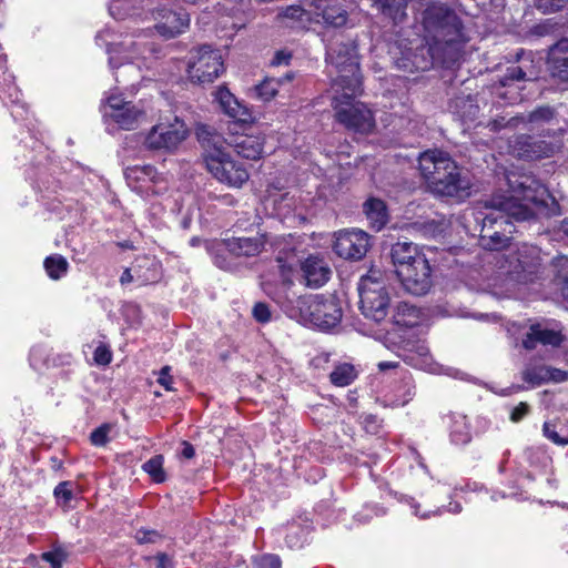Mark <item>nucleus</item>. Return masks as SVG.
<instances>
[{"label": "nucleus", "instance_id": "39", "mask_svg": "<svg viewBox=\"0 0 568 568\" xmlns=\"http://www.w3.org/2000/svg\"><path fill=\"white\" fill-rule=\"evenodd\" d=\"M126 178L139 182H155L158 172L152 165L133 166L126 170Z\"/></svg>", "mask_w": 568, "mask_h": 568}, {"label": "nucleus", "instance_id": "58", "mask_svg": "<svg viewBox=\"0 0 568 568\" xmlns=\"http://www.w3.org/2000/svg\"><path fill=\"white\" fill-rule=\"evenodd\" d=\"M381 3V10L383 13H388L393 10L394 8V4H397L396 7V10L397 11H402V14H404V10H405V7L404 6L406 2H379Z\"/></svg>", "mask_w": 568, "mask_h": 568}, {"label": "nucleus", "instance_id": "34", "mask_svg": "<svg viewBox=\"0 0 568 568\" xmlns=\"http://www.w3.org/2000/svg\"><path fill=\"white\" fill-rule=\"evenodd\" d=\"M329 378L335 386L344 387L356 378V371L351 364H341L334 368Z\"/></svg>", "mask_w": 568, "mask_h": 568}, {"label": "nucleus", "instance_id": "2", "mask_svg": "<svg viewBox=\"0 0 568 568\" xmlns=\"http://www.w3.org/2000/svg\"><path fill=\"white\" fill-rule=\"evenodd\" d=\"M326 62L334 69L332 106L335 119L347 130L368 134L375 128L372 111L355 97L362 92V75L354 42H336L327 48Z\"/></svg>", "mask_w": 568, "mask_h": 568}, {"label": "nucleus", "instance_id": "17", "mask_svg": "<svg viewBox=\"0 0 568 568\" xmlns=\"http://www.w3.org/2000/svg\"><path fill=\"white\" fill-rule=\"evenodd\" d=\"M404 290L413 295L428 293L433 285L432 267L427 257H418L413 266H404L397 276Z\"/></svg>", "mask_w": 568, "mask_h": 568}, {"label": "nucleus", "instance_id": "12", "mask_svg": "<svg viewBox=\"0 0 568 568\" xmlns=\"http://www.w3.org/2000/svg\"><path fill=\"white\" fill-rule=\"evenodd\" d=\"M109 64L111 68H116L126 62L128 69H133L131 61L133 59L142 58L146 59L148 55H156L160 52V48L149 41L146 36L139 37L136 40L123 41L120 44L108 48Z\"/></svg>", "mask_w": 568, "mask_h": 568}, {"label": "nucleus", "instance_id": "35", "mask_svg": "<svg viewBox=\"0 0 568 568\" xmlns=\"http://www.w3.org/2000/svg\"><path fill=\"white\" fill-rule=\"evenodd\" d=\"M322 18L326 24L343 27L347 21V12L337 4H329L322 9Z\"/></svg>", "mask_w": 568, "mask_h": 568}, {"label": "nucleus", "instance_id": "50", "mask_svg": "<svg viewBox=\"0 0 568 568\" xmlns=\"http://www.w3.org/2000/svg\"><path fill=\"white\" fill-rule=\"evenodd\" d=\"M548 383H562L568 381V368L559 369L551 366H548Z\"/></svg>", "mask_w": 568, "mask_h": 568}, {"label": "nucleus", "instance_id": "31", "mask_svg": "<svg viewBox=\"0 0 568 568\" xmlns=\"http://www.w3.org/2000/svg\"><path fill=\"white\" fill-rule=\"evenodd\" d=\"M542 435L555 445H568V428L557 418L544 423Z\"/></svg>", "mask_w": 568, "mask_h": 568}, {"label": "nucleus", "instance_id": "4", "mask_svg": "<svg viewBox=\"0 0 568 568\" xmlns=\"http://www.w3.org/2000/svg\"><path fill=\"white\" fill-rule=\"evenodd\" d=\"M418 168L428 187L439 196L466 199L470 195V181L447 152L427 150L418 158Z\"/></svg>", "mask_w": 568, "mask_h": 568}, {"label": "nucleus", "instance_id": "42", "mask_svg": "<svg viewBox=\"0 0 568 568\" xmlns=\"http://www.w3.org/2000/svg\"><path fill=\"white\" fill-rule=\"evenodd\" d=\"M113 425L109 423H104L98 428H95L90 435V440L92 445L98 447L105 446L110 440L109 434L111 433Z\"/></svg>", "mask_w": 568, "mask_h": 568}, {"label": "nucleus", "instance_id": "59", "mask_svg": "<svg viewBox=\"0 0 568 568\" xmlns=\"http://www.w3.org/2000/svg\"><path fill=\"white\" fill-rule=\"evenodd\" d=\"M537 9L541 11L542 13H549L554 11H559L561 9V6L557 4L556 2H538Z\"/></svg>", "mask_w": 568, "mask_h": 568}, {"label": "nucleus", "instance_id": "52", "mask_svg": "<svg viewBox=\"0 0 568 568\" xmlns=\"http://www.w3.org/2000/svg\"><path fill=\"white\" fill-rule=\"evenodd\" d=\"M528 412H529L528 404L524 403V402L519 403L511 410V414H510L511 422H514V423L520 422L528 414Z\"/></svg>", "mask_w": 568, "mask_h": 568}, {"label": "nucleus", "instance_id": "36", "mask_svg": "<svg viewBox=\"0 0 568 568\" xmlns=\"http://www.w3.org/2000/svg\"><path fill=\"white\" fill-rule=\"evenodd\" d=\"M68 261L61 255H52L45 258L44 268L52 280L61 278L68 271Z\"/></svg>", "mask_w": 568, "mask_h": 568}, {"label": "nucleus", "instance_id": "33", "mask_svg": "<svg viewBox=\"0 0 568 568\" xmlns=\"http://www.w3.org/2000/svg\"><path fill=\"white\" fill-rule=\"evenodd\" d=\"M416 308L406 302H402L397 305L395 314L393 315V322L397 326L410 327L416 324Z\"/></svg>", "mask_w": 568, "mask_h": 568}, {"label": "nucleus", "instance_id": "28", "mask_svg": "<svg viewBox=\"0 0 568 568\" xmlns=\"http://www.w3.org/2000/svg\"><path fill=\"white\" fill-rule=\"evenodd\" d=\"M133 273L139 285H146L159 281L161 277V266L154 257L143 255L135 260Z\"/></svg>", "mask_w": 568, "mask_h": 568}, {"label": "nucleus", "instance_id": "16", "mask_svg": "<svg viewBox=\"0 0 568 568\" xmlns=\"http://www.w3.org/2000/svg\"><path fill=\"white\" fill-rule=\"evenodd\" d=\"M369 247V236L362 230H342L335 233L334 252L345 260H361Z\"/></svg>", "mask_w": 568, "mask_h": 568}, {"label": "nucleus", "instance_id": "56", "mask_svg": "<svg viewBox=\"0 0 568 568\" xmlns=\"http://www.w3.org/2000/svg\"><path fill=\"white\" fill-rule=\"evenodd\" d=\"M363 424H364V428L366 429V432L372 433V434H376L378 432L379 424L375 416H373V415L365 416Z\"/></svg>", "mask_w": 568, "mask_h": 568}, {"label": "nucleus", "instance_id": "41", "mask_svg": "<svg viewBox=\"0 0 568 568\" xmlns=\"http://www.w3.org/2000/svg\"><path fill=\"white\" fill-rule=\"evenodd\" d=\"M133 2H110L109 12L116 20H124L135 14Z\"/></svg>", "mask_w": 568, "mask_h": 568}, {"label": "nucleus", "instance_id": "19", "mask_svg": "<svg viewBox=\"0 0 568 568\" xmlns=\"http://www.w3.org/2000/svg\"><path fill=\"white\" fill-rule=\"evenodd\" d=\"M509 152L519 159L537 160L551 156L558 149L557 144L537 140L530 135H518L509 141Z\"/></svg>", "mask_w": 568, "mask_h": 568}, {"label": "nucleus", "instance_id": "32", "mask_svg": "<svg viewBox=\"0 0 568 568\" xmlns=\"http://www.w3.org/2000/svg\"><path fill=\"white\" fill-rule=\"evenodd\" d=\"M548 373L547 365L527 364L521 373V377L527 384L535 387L548 383Z\"/></svg>", "mask_w": 568, "mask_h": 568}, {"label": "nucleus", "instance_id": "8", "mask_svg": "<svg viewBox=\"0 0 568 568\" xmlns=\"http://www.w3.org/2000/svg\"><path fill=\"white\" fill-rule=\"evenodd\" d=\"M267 244L280 251L283 248L285 241L280 239L271 241L266 234H257L251 237H229L213 245L211 255L219 268L234 271L236 268L234 258L257 256L266 251Z\"/></svg>", "mask_w": 568, "mask_h": 568}, {"label": "nucleus", "instance_id": "9", "mask_svg": "<svg viewBox=\"0 0 568 568\" xmlns=\"http://www.w3.org/2000/svg\"><path fill=\"white\" fill-rule=\"evenodd\" d=\"M359 308L362 314L374 322H382L390 306L386 275L378 268H371L358 283Z\"/></svg>", "mask_w": 568, "mask_h": 568}, {"label": "nucleus", "instance_id": "40", "mask_svg": "<svg viewBox=\"0 0 568 568\" xmlns=\"http://www.w3.org/2000/svg\"><path fill=\"white\" fill-rule=\"evenodd\" d=\"M142 468L152 477L154 481L162 483L165 480V474L163 471V457L161 455H156L145 462Z\"/></svg>", "mask_w": 568, "mask_h": 568}, {"label": "nucleus", "instance_id": "61", "mask_svg": "<svg viewBox=\"0 0 568 568\" xmlns=\"http://www.w3.org/2000/svg\"><path fill=\"white\" fill-rule=\"evenodd\" d=\"M135 281V274L133 273V266L125 268L120 277V283L122 285L129 284Z\"/></svg>", "mask_w": 568, "mask_h": 568}, {"label": "nucleus", "instance_id": "22", "mask_svg": "<svg viewBox=\"0 0 568 568\" xmlns=\"http://www.w3.org/2000/svg\"><path fill=\"white\" fill-rule=\"evenodd\" d=\"M564 341L560 329L550 328L545 324H531L523 339L526 349H534L538 343L542 345L559 346Z\"/></svg>", "mask_w": 568, "mask_h": 568}, {"label": "nucleus", "instance_id": "54", "mask_svg": "<svg viewBox=\"0 0 568 568\" xmlns=\"http://www.w3.org/2000/svg\"><path fill=\"white\" fill-rule=\"evenodd\" d=\"M135 538L140 544L155 542L159 538V534L154 530H138Z\"/></svg>", "mask_w": 568, "mask_h": 568}, {"label": "nucleus", "instance_id": "3", "mask_svg": "<svg viewBox=\"0 0 568 568\" xmlns=\"http://www.w3.org/2000/svg\"><path fill=\"white\" fill-rule=\"evenodd\" d=\"M425 41L434 60L454 63L469 41V36L457 14L443 2H432L423 13Z\"/></svg>", "mask_w": 568, "mask_h": 568}, {"label": "nucleus", "instance_id": "49", "mask_svg": "<svg viewBox=\"0 0 568 568\" xmlns=\"http://www.w3.org/2000/svg\"><path fill=\"white\" fill-rule=\"evenodd\" d=\"M284 19H292L296 21H303L304 18L307 20L306 11L300 4H292L286 8L283 13Z\"/></svg>", "mask_w": 568, "mask_h": 568}, {"label": "nucleus", "instance_id": "29", "mask_svg": "<svg viewBox=\"0 0 568 568\" xmlns=\"http://www.w3.org/2000/svg\"><path fill=\"white\" fill-rule=\"evenodd\" d=\"M363 210L373 230L381 231L386 225L388 221L387 207L382 200L368 199L364 203Z\"/></svg>", "mask_w": 568, "mask_h": 568}, {"label": "nucleus", "instance_id": "24", "mask_svg": "<svg viewBox=\"0 0 568 568\" xmlns=\"http://www.w3.org/2000/svg\"><path fill=\"white\" fill-rule=\"evenodd\" d=\"M447 425L450 443L454 445H467L471 440V427L466 415L450 412L444 416Z\"/></svg>", "mask_w": 568, "mask_h": 568}, {"label": "nucleus", "instance_id": "5", "mask_svg": "<svg viewBox=\"0 0 568 568\" xmlns=\"http://www.w3.org/2000/svg\"><path fill=\"white\" fill-rule=\"evenodd\" d=\"M196 134L204 148L205 166L212 176L230 187H242L250 179L248 171L225 151L223 136L206 125L199 128Z\"/></svg>", "mask_w": 568, "mask_h": 568}, {"label": "nucleus", "instance_id": "10", "mask_svg": "<svg viewBox=\"0 0 568 568\" xmlns=\"http://www.w3.org/2000/svg\"><path fill=\"white\" fill-rule=\"evenodd\" d=\"M189 129L183 120H161L146 133L143 144L150 151L173 152L187 138Z\"/></svg>", "mask_w": 568, "mask_h": 568}, {"label": "nucleus", "instance_id": "15", "mask_svg": "<svg viewBox=\"0 0 568 568\" xmlns=\"http://www.w3.org/2000/svg\"><path fill=\"white\" fill-rule=\"evenodd\" d=\"M105 118L113 120L120 129L133 130L145 118V112L121 95L110 94L103 105Z\"/></svg>", "mask_w": 568, "mask_h": 568}, {"label": "nucleus", "instance_id": "47", "mask_svg": "<svg viewBox=\"0 0 568 568\" xmlns=\"http://www.w3.org/2000/svg\"><path fill=\"white\" fill-rule=\"evenodd\" d=\"M253 317L258 323H267L271 321V311L267 304L265 303H256L253 307Z\"/></svg>", "mask_w": 568, "mask_h": 568}, {"label": "nucleus", "instance_id": "43", "mask_svg": "<svg viewBox=\"0 0 568 568\" xmlns=\"http://www.w3.org/2000/svg\"><path fill=\"white\" fill-rule=\"evenodd\" d=\"M54 497L59 505L67 507L73 498L71 483L62 481L54 488Z\"/></svg>", "mask_w": 568, "mask_h": 568}, {"label": "nucleus", "instance_id": "45", "mask_svg": "<svg viewBox=\"0 0 568 568\" xmlns=\"http://www.w3.org/2000/svg\"><path fill=\"white\" fill-rule=\"evenodd\" d=\"M65 552L61 549L53 551H47L42 554V559L51 565V568H62V564L65 560Z\"/></svg>", "mask_w": 568, "mask_h": 568}, {"label": "nucleus", "instance_id": "18", "mask_svg": "<svg viewBox=\"0 0 568 568\" xmlns=\"http://www.w3.org/2000/svg\"><path fill=\"white\" fill-rule=\"evenodd\" d=\"M531 59H524L520 65H510L507 68L505 74L498 80L499 85L496 88V93L501 99L514 103L521 98L511 90L500 91L501 89H520L519 83L526 80H535L538 72L534 70Z\"/></svg>", "mask_w": 568, "mask_h": 568}, {"label": "nucleus", "instance_id": "26", "mask_svg": "<svg viewBox=\"0 0 568 568\" xmlns=\"http://www.w3.org/2000/svg\"><path fill=\"white\" fill-rule=\"evenodd\" d=\"M396 354L406 364L423 371H433V359L429 355L428 348L423 345L406 344L404 346H397Z\"/></svg>", "mask_w": 568, "mask_h": 568}, {"label": "nucleus", "instance_id": "25", "mask_svg": "<svg viewBox=\"0 0 568 568\" xmlns=\"http://www.w3.org/2000/svg\"><path fill=\"white\" fill-rule=\"evenodd\" d=\"M555 115V110L550 106H539L527 115L511 116L508 120L501 118L491 122L493 130L501 128H516L519 123L542 124L549 122Z\"/></svg>", "mask_w": 568, "mask_h": 568}, {"label": "nucleus", "instance_id": "23", "mask_svg": "<svg viewBox=\"0 0 568 568\" xmlns=\"http://www.w3.org/2000/svg\"><path fill=\"white\" fill-rule=\"evenodd\" d=\"M392 262L395 266L396 275L402 274L404 266H413L418 257H426L424 252L414 243L407 241H398L390 248Z\"/></svg>", "mask_w": 568, "mask_h": 568}, {"label": "nucleus", "instance_id": "37", "mask_svg": "<svg viewBox=\"0 0 568 568\" xmlns=\"http://www.w3.org/2000/svg\"><path fill=\"white\" fill-rule=\"evenodd\" d=\"M307 530L297 524H291L286 528L285 541L292 548H301L306 541Z\"/></svg>", "mask_w": 568, "mask_h": 568}, {"label": "nucleus", "instance_id": "48", "mask_svg": "<svg viewBox=\"0 0 568 568\" xmlns=\"http://www.w3.org/2000/svg\"><path fill=\"white\" fill-rule=\"evenodd\" d=\"M93 358L98 365H108L112 361V353L106 345H99L93 354Z\"/></svg>", "mask_w": 568, "mask_h": 568}, {"label": "nucleus", "instance_id": "63", "mask_svg": "<svg viewBox=\"0 0 568 568\" xmlns=\"http://www.w3.org/2000/svg\"><path fill=\"white\" fill-rule=\"evenodd\" d=\"M378 369L384 372L386 369L396 368L398 366V362L395 361H384L378 363Z\"/></svg>", "mask_w": 568, "mask_h": 568}, {"label": "nucleus", "instance_id": "60", "mask_svg": "<svg viewBox=\"0 0 568 568\" xmlns=\"http://www.w3.org/2000/svg\"><path fill=\"white\" fill-rule=\"evenodd\" d=\"M194 455H195V449H194L193 445L185 440L182 442L181 456L186 459H191L194 457Z\"/></svg>", "mask_w": 568, "mask_h": 568}, {"label": "nucleus", "instance_id": "57", "mask_svg": "<svg viewBox=\"0 0 568 568\" xmlns=\"http://www.w3.org/2000/svg\"><path fill=\"white\" fill-rule=\"evenodd\" d=\"M554 27H555V23H552L550 19H547L544 22L537 24L534 28V31L538 36H545V34L549 33Z\"/></svg>", "mask_w": 568, "mask_h": 568}, {"label": "nucleus", "instance_id": "46", "mask_svg": "<svg viewBox=\"0 0 568 568\" xmlns=\"http://www.w3.org/2000/svg\"><path fill=\"white\" fill-rule=\"evenodd\" d=\"M254 568H281V560L276 555H263L254 560Z\"/></svg>", "mask_w": 568, "mask_h": 568}, {"label": "nucleus", "instance_id": "21", "mask_svg": "<svg viewBox=\"0 0 568 568\" xmlns=\"http://www.w3.org/2000/svg\"><path fill=\"white\" fill-rule=\"evenodd\" d=\"M215 100L223 112L236 123L246 124L252 121L248 108L242 104L226 88L221 87L215 92Z\"/></svg>", "mask_w": 568, "mask_h": 568}, {"label": "nucleus", "instance_id": "30", "mask_svg": "<svg viewBox=\"0 0 568 568\" xmlns=\"http://www.w3.org/2000/svg\"><path fill=\"white\" fill-rule=\"evenodd\" d=\"M293 79V72H287L281 78H266L255 87V92L262 101H271L278 93L280 88L290 83Z\"/></svg>", "mask_w": 568, "mask_h": 568}, {"label": "nucleus", "instance_id": "62", "mask_svg": "<svg viewBox=\"0 0 568 568\" xmlns=\"http://www.w3.org/2000/svg\"><path fill=\"white\" fill-rule=\"evenodd\" d=\"M156 568H172L171 559L165 554L158 555Z\"/></svg>", "mask_w": 568, "mask_h": 568}, {"label": "nucleus", "instance_id": "38", "mask_svg": "<svg viewBox=\"0 0 568 568\" xmlns=\"http://www.w3.org/2000/svg\"><path fill=\"white\" fill-rule=\"evenodd\" d=\"M555 267L556 272V284L559 286L562 296L568 301V257L561 256L557 258Z\"/></svg>", "mask_w": 568, "mask_h": 568}, {"label": "nucleus", "instance_id": "55", "mask_svg": "<svg viewBox=\"0 0 568 568\" xmlns=\"http://www.w3.org/2000/svg\"><path fill=\"white\" fill-rule=\"evenodd\" d=\"M292 59V54L288 51L280 50L275 53L272 64L273 65H282V64H288L290 60Z\"/></svg>", "mask_w": 568, "mask_h": 568}, {"label": "nucleus", "instance_id": "53", "mask_svg": "<svg viewBox=\"0 0 568 568\" xmlns=\"http://www.w3.org/2000/svg\"><path fill=\"white\" fill-rule=\"evenodd\" d=\"M158 383L163 386L166 390H173L172 384V376L170 375V367L164 366L159 374Z\"/></svg>", "mask_w": 568, "mask_h": 568}, {"label": "nucleus", "instance_id": "14", "mask_svg": "<svg viewBox=\"0 0 568 568\" xmlns=\"http://www.w3.org/2000/svg\"><path fill=\"white\" fill-rule=\"evenodd\" d=\"M155 29L165 39H172L185 32L190 26V13L175 3H165L155 10Z\"/></svg>", "mask_w": 568, "mask_h": 568}, {"label": "nucleus", "instance_id": "6", "mask_svg": "<svg viewBox=\"0 0 568 568\" xmlns=\"http://www.w3.org/2000/svg\"><path fill=\"white\" fill-rule=\"evenodd\" d=\"M284 310L291 318L320 331H329L336 327L343 315L335 297H325L320 294L300 296L295 301V305L284 306Z\"/></svg>", "mask_w": 568, "mask_h": 568}, {"label": "nucleus", "instance_id": "20", "mask_svg": "<svg viewBox=\"0 0 568 568\" xmlns=\"http://www.w3.org/2000/svg\"><path fill=\"white\" fill-rule=\"evenodd\" d=\"M264 135L261 133H235L223 138V145L231 146L240 156L247 160H258L263 154Z\"/></svg>", "mask_w": 568, "mask_h": 568}, {"label": "nucleus", "instance_id": "27", "mask_svg": "<svg viewBox=\"0 0 568 568\" xmlns=\"http://www.w3.org/2000/svg\"><path fill=\"white\" fill-rule=\"evenodd\" d=\"M547 63L552 77L568 81V39H561L550 48Z\"/></svg>", "mask_w": 568, "mask_h": 568}, {"label": "nucleus", "instance_id": "11", "mask_svg": "<svg viewBox=\"0 0 568 568\" xmlns=\"http://www.w3.org/2000/svg\"><path fill=\"white\" fill-rule=\"evenodd\" d=\"M224 65L219 50L203 45L191 52L187 63L189 79L194 83H211L223 72Z\"/></svg>", "mask_w": 568, "mask_h": 568}, {"label": "nucleus", "instance_id": "1", "mask_svg": "<svg viewBox=\"0 0 568 568\" xmlns=\"http://www.w3.org/2000/svg\"><path fill=\"white\" fill-rule=\"evenodd\" d=\"M507 194H495L485 201L481 213V241L489 250L505 247L513 233L515 221H530L561 214L557 200L535 176L510 173L506 176Z\"/></svg>", "mask_w": 568, "mask_h": 568}, {"label": "nucleus", "instance_id": "64", "mask_svg": "<svg viewBox=\"0 0 568 568\" xmlns=\"http://www.w3.org/2000/svg\"><path fill=\"white\" fill-rule=\"evenodd\" d=\"M448 511L453 513V514H458L462 511V506L459 503H450L449 504V508H448Z\"/></svg>", "mask_w": 568, "mask_h": 568}, {"label": "nucleus", "instance_id": "13", "mask_svg": "<svg viewBox=\"0 0 568 568\" xmlns=\"http://www.w3.org/2000/svg\"><path fill=\"white\" fill-rule=\"evenodd\" d=\"M541 266L540 251L536 246L523 244L509 255V274L519 283L532 282Z\"/></svg>", "mask_w": 568, "mask_h": 568}, {"label": "nucleus", "instance_id": "44", "mask_svg": "<svg viewBox=\"0 0 568 568\" xmlns=\"http://www.w3.org/2000/svg\"><path fill=\"white\" fill-rule=\"evenodd\" d=\"M399 392H402V394L396 398L394 404L397 406H404L415 396V385L412 378H404L403 385L399 387Z\"/></svg>", "mask_w": 568, "mask_h": 568}, {"label": "nucleus", "instance_id": "51", "mask_svg": "<svg viewBox=\"0 0 568 568\" xmlns=\"http://www.w3.org/2000/svg\"><path fill=\"white\" fill-rule=\"evenodd\" d=\"M407 504L409 505V507L412 508L413 510V514L422 519H427L429 518L430 516H435V515H439L442 513L440 508H437L436 510H433V511H428V513H423V514H419V504L416 503L414 500V498H407L406 499Z\"/></svg>", "mask_w": 568, "mask_h": 568}, {"label": "nucleus", "instance_id": "7", "mask_svg": "<svg viewBox=\"0 0 568 568\" xmlns=\"http://www.w3.org/2000/svg\"><path fill=\"white\" fill-rule=\"evenodd\" d=\"M280 277L285 285L292 284V276L297 263L302 273L304 284L311 288H320L325 285L332 275L328 262L321 254H310L300 261L296 250L285 243L275 257Z\"/></svg>", "mask_w": 568, "mask_h": 568}]
</instances>
